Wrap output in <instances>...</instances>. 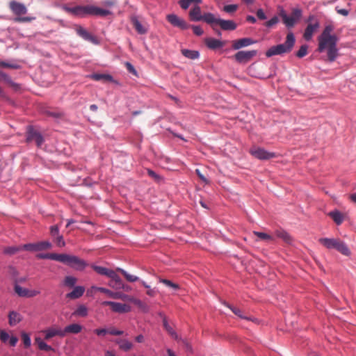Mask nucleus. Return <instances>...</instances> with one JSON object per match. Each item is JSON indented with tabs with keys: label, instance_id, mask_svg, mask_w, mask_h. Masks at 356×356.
Here are the masks:
<instances>
[{
	"label": "nucleus",
	"instance_id": "obj_44",
	"mask_svg": "<svg viewBox=\"0 0 356 356\" xmlns=\"http://www.w3.org/2000/svg\"><path fill=\"white\" fill-rule=\"evenodd\" d=\"M93 291H99V292L107 294L108 296H110V294H111V290L104 288V287H98V286H92L91 287V289L88 291V293H90V292L92 293Z\"/></svg>",
	"mask_w": 356,
	"mask_h": 356
},
{
	"label": "nucleus",
	"instance_id": "obj_38",
	"mask_svg": "<svg viewBox=\"0 0 356 356\" xmlns=\"http://www.w3.org/2000/svg\"><path fill=\"white\" fill-rule=\"evenodd\" d=\"M92 268L98 274L102 275H106L107 277H108V275L110 274V273L112 270L106 268L105 267L99 266H96V265H92Z\"/></svg>",
	"mask_w": 356,
	"mask_h": 356
},
{
	"label": "nucleus",
	"instance_id": "obj_6",
	"mask_svg": "<svg viewBox=\"0 0 356 356\" xmlns=\"http://www.w3.org/2000/svg\"><path fill=\"white\" fill-rule=\"evenodd\" d=\"M58 261L66 264L76 270H82L87 266V264L84 260L76 256L67 254H60Z\"/></svg>",
	"mask_w": 356,
	"mask_h": 356
},
{
	"label": "nucleus",
	"instance_id": "obj_31",
	"mask_svg": "<svg viewBox=\"0 0 356 356\" xmlns=\"http://www.w3.org/2000/svg\"><path fill=\"white\" fill-rule=\"evenodd\" d=\"M181 51L185 57L192 60L197 59L200 56L199 52L195 50L183 49Z\"/></svg>",
	"mask_w": 356,
	"mask_h": 356
},
{
	"label": "nucleus",
	"instance_id": "obj_62",
	"mask_svg": "<svg viewBox=\"0 0 356 356\" xmlns=\"http://www.w3.org/2000/svg\"><path fill=\"white\" fill-rule=\"evenodd\" d=\"M94 332L99 336H103L108 333L107 329H96Z\"/></svg>",
	"mask_w": 356,
	"mask_h": 356
},
{
	"label": "nucleus",
	"instance_id": "obj_47",
	"mask_svg": "<svg viewBox=\"0 0 356 356\" xmlns=\"http://www.w3.org/2000/svg\"><path fill=\"white\" fill-rule=\"evenodd\" d=\"M307 49L308 46L307 44H303L300 47L299 50L296 52V56L298 58H302L307 54Z\"/></svg>",
	"mask_w": 356,
	"mask_h": 356
},
{
	"label": "nucleus",
	"instance_id": "obj_7",
	"mask_svg": "<svg viewBox=\"0 0 356 356\" xmlns=\"http://www.w3.org/2000/svg\"><path fill=\"white\" fill-rule=\"evenodd\" d=\"M302 10L298 8H294L292 9L291 16H288L284 10H282L280 13V16L282 19L283 23L288 28H292L295 26L296 22L302 17Z\"/></svg>",
	"mask_w": 356,
	"mask_h": 356
},
{
	"label": "nucleus",
	"instance_id": "obj_52",
	"mask_svg": "<svg viewBox=\"0 0 356 356\" xmlns=\"http://www.w3.org/2000/svg\"><path fill=\"white\" fill-rule=\"evenodd\" d=\"M22 339L26 347H29L31 346V339L27 333L23 332L22 334Z\"/></svg>",
	"mask_w": 356,
	"mask_h": 356
},
{
	"label": "nucleus",
	"instance_id": "obj_3",
	"mask_svg": "<svg viewBox=\"0 0 356 356\" xmlns=\"http://www.w3.org/2000/svg\"><path fill=\"white\" fill-rule=\"evenodd\" d=\"M296 42V39L292 32L287 33L286 41L283 44L275 45L269 48L266 52L267 57H271L276 55H282L284 54L289 53L291 51Z\"/></svg>",
	"mask_w": 356,
	"mask_h": 356
},
{
	"label": "nucleus",
	"instance_id": "obj_19",
	"mask_svg": "<svg viewBox=\"0 0 356 356\" xmlns=\"http://www.w3.org/2000/svg\"><path fill=\"white\" fill-rule=\"evenodd\" d=\"M218 25L224 31H234L236 29V24L232 20H225L219 19Z\"/></svg>",
	"mask_w": 356,
	"mask_h": 356
},
{
	"label": "nucleus",
	"instance_id": "obj_45",
	"mask_svg": "<svg viewBox=\"0 0 356 356\" xmlns=\"http://www.w3.org/2000/svg\"><path fill=\"white\" fill-rule=\"evenodd\" d=\"M160 282L164 284L166 286L170 287L173 290H177L179 289V286L177 284L173 283L169 280L161 279Z\"/></svg>",
	"mask_w": 356,
	"mask_h": 356
},
{
	"label": "nucleus",
	"instance_id": "obj_42",
	"mask_svg": "<svg viewBox=\"0 0 356 356\" xmlns=\"http://www.w3.org/2000/svg\"><path fill=\"white\" fill-rule=\"evenodd\" d=\"M192 3H201L202 0H180L179 5L181 8L186 10Z\"/></svg>",
	"mask_w": 356,
	"mask_h": 356
},
{
	"label": "nucleus",
	"instance_id": "obj_13",
	"mask_svg": "<svg viewBox=\"0 0 356 356\" xmlns=\"http://www.w3.org/2000/svg\"><path fill=\"white\" fill-rule=\"evenodd\" d=\"M51 248V244L49 241H41L36 243H27L23 245L24 250L35 252L43 250L49 249Z\"/></svg>",
	"mask_w": 356,
	"mask_h": 356
},
{
	"label": "nucleus",
	"instance_id": "obj_20",
	"mask_svg": "<svg viewBox=\"0 0 356 356\" xmlns=\"http://www.w3.org/2000/svg\"><path fill=\"white\" fill-rule=\"evenodd\" d=\"M85 292V288L81 286H77L74 288L72 291L66 294V298L70 300L78 299L83 296Z\"/></svg>",
	"mask_w": 356,
	"mask_h": 356
},
{
	"label": "nucleus",
	"instance_id": "obj_57",
	"mask_svg": "<svg viewBox=\"0 0 356 356\" xmlns=\"http://www.w3.org/2000/svg\"><path fill=\"white\" fill-rule=\"evenodd\" d=\"M193 33L196 35H202L204 33L203 30L202 29V28L199 26H193Z\"/></svg>",
	"mask_w": 356,
	"mask_h": 356
},
{
	"label": "nucleus",
	"instance_id": "obj_46",
	"mask_svg": "<svg viewBox=\"0 0 356 356\" xmlns=\"http://www.w3.org/2000/svg\"><path fill=\"white\" fill-rule=\"evenodd\" d=\"M76 278L72 276H66L64 280V284L65 286L72 287L76 283Z\"/></svg>",
	"mask_w": 356,
	"mask_h": 356
},
{
	"label": "nucleus",
	"instance_id": "obj_63",
	"mask_svg": "<svg viewBox=\"0 0 356 356\" xmlns=\"http://www.w3.org/2000/svg\"><path fill=\"white\" fill-rule=\"evenodd\" d=\"M257 16L260 19H265L266 18V15L262 9H259L257 11Z\"/></svg>",
	"mask_w": 356,
	"mask_h": 356
},
{
	"label": "nucleus",
	"instance_id": "obj_29",
	"mask_svg": "<svg viewBox=\"0 0 356 356\" xmlns=\"http://www.w3.org/2000/svg\"><path fill=\"white\" fill-rule=\"evenodd\" d=\"M277 237L282 239L285 243H290L292 241V238L289 233L283 229H277L275 232Z\"/></svg>",
	"mask_w": 356,
	"mask_h": 356
},
{
	"label": "nucleus",
	"instance_id": "obj_26",
	"mask_svg": "<svg viewBox=\"0 0 356 356\" xmlns=\"http://www.w3.org/2000/svg\"><path fill=\"white\" fill-rule=\"evenodd\" d=\"M129 301L136 305L143 312L147 313L149 312V306L140 300L135 298H129Z\"/></svg>",
	"mask_w": 356,
	"mask_h": 356
},
{
	"label": "nucleus",
	"instance_id": "obj_24",
	"mask_svg": "<svg viewBox=\"0 0 356 356\" xmlns=\"http://www.w3.org/2000/svg\"><path fill=\"white\" fill-rule=\"evenodd\" d=\"M131 21L136 31L139 34H145L147 33V29L139 22L136 17H132Z\"/></svg>",
	"mask_w": 356,
	"mask_h": 356
},
{
	"label": "nucleus",
	"instance_id": "obj_35",
	"mask_svg": "<svg viewBox=\"0 0 356 356\" xmlns=\"http://www.w3.org/2000/svg\"><path fill=\"white\" fill-rule=\"evenodd\" d=\"M116 270L121 273L128 282H134L139 280V278L137 276L128 273L126 270H124L122 268H117Z\"/></svg>",
	"mask_w": 356,
	"mask_h": 356
},
{
	"label": "nucleus",
	"instance_id": "obj_22",
	"mask_svg": "<svg viewBox=\"0 0 356 356\" xmlns=\"http://www.w3.org/2000/svg\"><path fill=\"white\" fill-rule=\"evenodd\" d=\"M189 16L192 21L197 22L201 21L203 15L201 14L200 7L198 6L193 8L189 12Z\"/></svg>",
	"mask_w": 356,
	"mask_h": 356
},
{
	"label": "nucleus",
	"instance_id": "obj_1",
	"mask_svg": "<svg viewBox=\"0 0 356 356\" xmlns=\"http://www.w3.org/2000/svg\"><path fill=\"white\" fill-rule=\"evenodd\" d=\"M332 31V26H326L318 38V51L319 52L326 51L329 62H334L339 55V49L337 47L338 38L336 35L331 34Z\"/></svg>",
	"mask_w": 356,
	"mask_h": 356
},
{
	"label": "nucleus",
	"instance_id": "obj_25",
	"mask_svg": "<svg viewBox=\"0 0 356 356\" xmlns=\"http://www.w3.org/2000/svg\"><path fill=\"white\" fill-rule=\"evenodd\" d=\"M82 330V326L73 323L71 325H69L65 327L63 331L64 332V337L66 335L67 333H72V334H78Z\"/></svg>",
	"mask_w": 356,
	"mask_h": 356
},
{
	"label": "nucleus",
	"instance_id": "obj_33",
	"mask_svg": "<svg viewBox=\"0 0 356 356\" xmlns=\"http://www.w3.org/2000/svg\"><path fill=\"white\" fill-rule=\"evenodd\" d=\"M253 234L254 235L257 236L258 238L261 241H264L267 242H272L274 241L273 237L271 235L268 234L266 233L254 231L253 232Z\"/></svg>",
	"mask_w": 356,
	"mask_h": 356
},
{
	"label": "nucleus",
	"instance_id": "obj_11",
	"mask_svg": "<svg viewBox=\"0 0 356 356\" xmlns=\"http://www.w3.org/2000/svg\"><path fill=\"white\" fill-rule=\"evenodd\" d=\"M102 304L104 306H110L112 311L120 314L127 313L131 311V307L129 305L120 302L104 301Z\"/></svg>",
	"mask_w": 356,
	"mask_h": 356
},
{
	"label": "nucleus",
	"instance_id": "obj_60",
	"mask_svg": "<svg viewBox=\"0 0 356 356\" xmlns=\"http://www.w3.org/2000/svg\"><path fill=\"white\" fill-rule=\"evenodd\" d=\"M9 338V335L8 333H6L5 331H1L0 332V339L3 342H6Z\"/></svg>",
	"mask_w": 356,
	"mask_h": 356
},
{
	"label": "nucleus",
	"instance_id": "obj_58",
	"mask_svg": "<svg viewBox=\"0 0 356 356\" xmlns=\"http://www.w3.org/2000/svg\"><path fill=\"white\" fill-rule=\"evenodd\" d=\"M195 172L199 178L205 184H209V180L205 177V176L201 172L199 169H196Z\"/></svg>",
	"mask_w": 356,
	"mask_h": 356
},
{
	"label": "nucleus",
	"instance_id": "obj_54",
	"mask_svg": "<svg viewBox=\"0 0 356 356\" xmlns=\"http://www.w3.org/2000/svg\"><path fill=\"white\" fill-rule=\"evenodd\" d=\"M107 332L108 334L115 336L122 335L123 334V331L116 330L115 328L113 327L107 329Z\"/></svg>",
	"mask_w": 356,
	"mask_h": 356
},
{
	"label": "nucleus",
	"instance_id": "obj_28",
	"mask_svg": "<svg viewBox=\"0 0 356 356\" xmlns=\"http://www.w3.org/2000/svg\"><path fill=\"white\" fill-rule=\"evenodd\" d=\"M328 216L332 218L337 225H341L343 221V215L339 211L335 210L330 211Z\"/></svg>",
	"mask_w": 356,
	"mask_h": 356
},
{
	"label": "nucleus",
	"instance_id": "obj_43",
	"mask_svg": "<svg viewBox=\"0 0 356 356\" xmlns=\"http://www.w3.org/2000/svg\"><path fill=\"white\" fill-rule=\"evenodd\" d=\"M14 289H15V292L19 296H20V297H26L27 293H28V289H27L23 288L21 286L16 284L15 286Z\"/></svg>",
	"mask_w": 356,
	"mask_h": 356
},
{
	"label": "nucleus",
	"instance_id": "obj_50",
	"mask_svg": "<svg viewBox=\"0 0 356 356\" xmlns=\"http://www.w3.org/2000/svg\"><path fill=\"white\" fill-rule=\"evenodd\" d=\"M54 242L56 243L58 247H64L65 245V242L63 239L62 235H58V236L54 238Z\"/></svg>",
	"mask_w": 356,
	"mask_h": 356
},
{
	"label": "nucleus",
	"instance_id": "obj_15",
	"mask_svg": "<svg viewBox=\"0 0 356 356\" xmlns=\"http://www.w3.org/2000/svg\"><path fill=\"white\" fill-rule=\"evenodd\" d=\"M256 43V41L250 38H243L232 41V48L235 50L240 49Z\"/></svg>",
	"mask_w": 356,
	"mask_h": 356
},
{
	"label": "nucleus",
	"instance_id": "obj_59",
	"mask_svg": "<svg viewBox=\"0 0 356 356\" xmlns=\"http://www.w3.org/2000/svg\"><path fill=\"white\" fill-rule=\"evenodd\" d=\"M0 77L8 84L10 81L11 80V78L6 74L5 72L0 70Z\"/></svg>",
	"mask_w": 356,
	"mask_h": 356
},
{
	"label": "nucleus",
	"instance_id": "obj_37",
	"mask_svg": "<svg viewBox=\"0 0 356 356\" xmlns=\"http://www.w3.org/2000/svg\"><path fill=\"white\" fill-rule=\"evenodd\" d=\"M35 342L38 345L39 349L42 350L50 351L53 350L51 346L44 343L40 337H36L35 339Z\"/></svg>",
	"mask_w": 356,
	"mask_h": 356
},
{
	"label": "nucleus",
	"instance_id": "obj_5",
	"mask_svg": "<svg viewBox=\"0 0 356 356\" xmlns=\"http://www.w3.org/2000/svg\"><path fill=\"white\" fill-rule=\"evenodd\" d=\"M9 8L11 11L17 17L14 19L15 22L25 23L31 22L35 19V17H20L22 15H25L27 13V8L24 4L15 1H11L9 3Z\"/></svg>",
	"mask_w": 356,
	"mask_h": 356
},
{
	"label": "nucleus",
	"instance_id": "obj_27",
	"mask_svg": "<svg viewBox=\"0 0 356 356\" xmlns=\"http://www.w3.org/2000/svg\"><path fill=\"white\" fill-rule=\"evenodd\" d=\"M8 318H9V324L11 326H14V325H17L22 319V316L19 313H17L15 311H12L9 313Z\"/></svg>",
	"mask_w": 356,
	"mask_h": 356
},
{
	"label": "nucleus",
	"instance_id": "obj_10",
	"mask_svg": "<svg viewBox=\"0 0 356 356\" xmlns=\"http://www.w3.org/2000/svg\"><path fill=\"white\" fill-rule=\"evenodd\" d=\"M313 21H314V22L309 24L305 30L303 37L306 40H310L314 33L319 27V22L317 20H315V17L314 15H310L308 18V22Z\"/></svg>",
	"mask_w": 356,
	"mask_h": 356
},
{
	"label": "nucleus",
	"instance_id": "obj_48",
	"mask_svg": "<svg viewBox=\"0 0 356 356\" xmlns=\"http://www.w3.org/2000/svg\"><path fill=\"white\" fill-rule=\"evenodd\" d=\"M238 7L236 4L226 5L223 7L222 10L227 13H234L237 10Z\"/></svg>",
	"mask_w": 356,
	"mask_h": 356
},
{
	"label": "nucleus",
	"instance_id": "obj_34",
	"mask_svg": "<svg viewBox=\"0 0 356 356\" xmlns=\"http://www.w3.org/2000/svg\"><path fill=\"white\" fill-rule=\"evenodd\" d=\"M91 78L95 81H112L113 77L109 74H93L91 75Z\"/></svg>",
	"mask_w": 356,
	"mask_h": 356
},
{
	"label": "nucleus",
	"instance_id": "obj_2",
	"mask_svg": "<svg viewBox=\"0 0 356 356\" xmlns=\"http://www.w3.org/2000/svg\"><path fill=\"white\" fill-rule=\"evenodd\" d=\"M67 12L79 17L87 15L106 16L111 13L108 10L102 9L95 6H76L67 8Z\"/></svg>",
	"mask_w": 356,
	"mask_h": 356
},
{
	"label": "nucleus",
	"instance_id": "obj_23",
	"mask_svg": "<svg viewBox=\"0 0 356 356\" xmlns=\"http://www.w3.org/2000/svg\"><path fill=\"white\" fill-rule=\"evenodd\" d=\"M207 46L211 49H216L223 47L224 44L219 40L215 38H207L205 40Z\"/></svg>",
	"mask_w": 356,
	"mask_h": 356
},
{
	"label": "nucleus",
	"instance_id": "obj_51",
	"mask_svg": "<svg viewBox=\"0 0 356 356\" xmlns=\"http://www.w3.org/2000/svg\"><path fill=\"white\" fill-rule=\"evenodd\" d=\"M50 234L52 238H55L58 236V235H60L59 234V227L58 225H53L50 227Z\"/></svg>",
	"mask_w": 356,
	"mask_h": 356
},
{
	"label": "nucleus",
	"instance_id": "obj_53",
	"mask_svg": "<svg viewBox=\"0 0 356 356\" xmlns=\"http://www.w3.org/2000/svg\"><path fill=\"white\" fill-rule=\"evenodd\" d=\"M8 84L15 92L19 91L22 89L21 85L19 83H15L14 81H12V79L10 81V82Z\"/></svg>",
	"mask_w": 356,
	"mask_h": 356
},
{
	"label": "nucleus",
	"instance_id": "obj_61",
	"mask_svg": "<svg viewBox=\"0 0 356 356\" xmlns=\"http://www.w3.org/2000/svg\"><path fill=\"white\" fill-rule=\"evenodd\" d=\"M147 174L149 177H152L155 180H158L160 179L159 175H158L156 172H154L153 170L148 169L147 170Z\"/></svg>",
	"mask_w": 356,
	"mask_h": 356
},
{
	"label": "nucleus",
	"instance_id": "obj_21",
	"mask_svg": "<svg viewBox=\"0 0 356 356\" xmlns=\"http://www.w3.org/2000/svg\"><path fill=\"white\" fill-rule=\"evenodd\" d=\"M115 342L119 346V348L124 352L129 351L134 347L132 342L126 339H117Z\"/></svg>",
	"mask_w": 356,
	"mask_h": 356
},
{
	"label": "nucleus",
	"instance_id": "obj_14",
	"mask_svg": "<svg viewBox=\"0 0 356 356\" xmlns=\"http://www.w3.org/2000/svg\"><path fill=\"white\" fill-rule=\"evenodd\" d=\"M166 18L167 20L174 26L179 27L183 30L186 29L188 27V24L184 19L175 14L168 15Z\"/></svg>",
	"mask_w": 356,
	"mask_h": 356
},
{
	"label": "nucleus",
	"instance_id": "obj_55",
	"mask_svg": "<svg viewBox=\"0 0 356 356\" xmlns=\"http://www.w3.org/2000/svg\"><path fill=\"white\" fill-rule=\"evenodd\" d=\"M278 17L275 16L273 18H271L270 20L267 21L266 22V26L267 27H271L273 25L276 24L278 22Z\"/></svg>",
	"mask_w": 356,
	"mask_h": 356
},
{
	"label": "nucleus",
	"instance_id": "obj_4",
	"mask_svg": "<svg viewBox=\"0 0 356 356\" xmlns=\"http://www.w3.org/2000/svg\"><path fill=\"white\" fill-rule=\"evenodd\" d=\"M318 242L327 249H335L345 256L350 254V251L346 244L339 238H321Z\"/></svg>",
	"mask_w": 356,
	"mask_h": 356
},
{
	"label": "nucleus",
	"instance_id": "obj_36",
	"mask_svg": "<svg viewBox=\"0 0 356 356\" xmlns=\"http://www.w3.org/2000/svg\"><path fill=\"white\" fill-rule=\"evenodd\" d=\"M72 315L76 316L85 317L88 315V309L85 305H81L73 312Z\"/></svg>",
	"mask_w": 356,
	"mask_h": 356
},
{
	"label": "nucleus",
	"instance_id": "obj_49",
	"mask_svg": "<svg viewBox=\"0 0 356 356\" xmlns=\"http://www.w3.org/2000/svg\"><path fill=\"white\" fill-rule=\"evenodd\" d=\"M0 67L3 68L18 69L19 65L16 63H9L3 60H0Z\"/></svg>",
	"mask_w": 356,
	"mask_h": 356
},
{
	"label": "nucleus",
	"instance_id": "obj_17",
	"mask_svg": "<svg viewBox=\"0 0 356 356\" xmlns=\"http://www.w3.org/2000/svg\"><path fill=\"white\" fill-rule=\"evenodd\" d=\"M108 277L111 280V283L109 284L111 287L116 289H124V284L122 283V280L114 270H111Z\"/></svg>",
	"mask_w": 356,
	"mask_h": 356
},
{
	"label": "nucleus",
	"instance_id": "obj_32",
	"mask_svg": "<svg viewBox=\"0 0 356 356\" xmlns=\"http://www.w3.org/2000/svg\"><path fill=\"white\" fill-rule=\"evenodd\" d=\"M202 20L207 22V24L212 25L213 24H218V20H219V19L216 18L213 14L211 13H207L203 15Z\"/></svg>",
	"mask_w": 356,
	"mask_h": 356
},
{
	"label": "nucleus",
	"instance_id": "obj_40",
	"mask_svg": "<svg viewBox=\"0 0 356 356\" xmlns=\"http://www.w3.org/2000/svg\"><path fill=\"white\" fill-rule=\"evenodd\" d=\"M60 254L57 253H47V254H39L37 257L39 259H48L58 261Z\"/></svg>",
	"mask_w": 356,
	"mask_h": 356
},
{
	"label": "nucleus",
	"instance_id": "obj_41",
	"mask_svg": "<svg viewBox=\"0 0 356 356\" xmlns=\"http://www.w3.org/2000/svg\"><path fill=\"white\" fill-rule=\"evenodd\" d=\"M163 326L165 329V330L168 332V333L172 337H173L174 339H178V335L177 334V333L174 331V330L172 329V327L168 323V321L166 320L165 318H163Z\"/></svg>",
	"mask_w": 356,
	"mask_h": 356
},
{
	"label": "nucleus",
	"instance_id": "obj_30",
	"mask_svg": "<svg viewBox=\"0 0 356 356\" xmlns=\"http://www.w3.org/2000/svg\"><path fill=\"white\" fill-rule=\"evenodd\" d=\"M226 305L232 311V312L234 314L238 316L239 318H243V319H246V320H248V321H254L255 319L244 315L243 312L240 309H238L237 307H232V306H231V305H229L228 304H226Z\"/></svg>",
	"mask_w": 356,
	"mask_h": 356
},
{
	"label": "nucleus",
	"instance_id": "obj_8",
	"mask_svg": "<svg viewBox=\"0 0 356 356\" xmlns=\"http://www.w3.org/2000/svg\"><path fill=\"white\" fill-rule=\"evenodd\" d=\"M26 136V140L27 143L35 141L38 147H40L44 142V138L42 134L32 126H29L27 127Z\"/></svg>",
	"mask_w": 356,
	"mask_h": 356
},
{
	"label": "nucleus",
	"instance_id": "obj_16",
	"mask_svg": "<svg viewBox=\"0 0 356 356\" xmlns=\"http://www.w3.org/2000/svg\"><path fill=\"white\" fill-rule=\"evenodd\" d=\"M76 32L77 35H79L81 38L84 39L85 40L89 41L93 44H97V40L95 37L92 35L89 32H88L84 28L81 26H76Z\"/></svg>",
	"mask_w": 356,
	"mask_h": 356
},
{
	"label": "nucleus",
	"instance_id": "obj_56",
	"mask_svg": "<svg viewBox=\"0 0 356 356\" xmlns=\"http://www.w3.org/2000/svg\"><path fill=\"white\" fill-rule=\"evenodd\" d=\"M125 66H126L127 70L129 71V72H130L134 75H136V74H137L136 70H135L134 67L130 63H129V62L125 63Z\"/></svg>",
	"mask_w": 356,
	"mask_h": 356
},
{
	"label": "nucleus",
	"instance_id": "obj_64",
	"mask_svg": "<svg viewBox=\"0 0 356 356\" xmlns=\"http://www.w3.org/2000/svg\"><path fill=\"white\" fill-rule=\"evenodd\" d=\"M336 10L337 13L343 16H347L349 13L348 10L343 8H338L337 7L336 8Z\"/></svg>",
	"mask_w": 356,
	"mask_h": 356
},
{
	"label": "nucleus",
	"instance_id": "obj_12",
	"mask_svg": "<svg viewBox=\"0 0 356 356\" xmlns=\"http://www.w3.org/2000/svg\"><path fill=\"white\" fill-rule=\"evenodd\" d=\"M257 54L256 50L239 51L234 56L235 60L239 63L249 62Z\"/></svg>",
	"mask_w": 356,
	"mask_h": 356
},
{
	"label": "nucleus",
	"instance_id": "obj_18",
	"mask_svg": "<svg viewBox=\"0 0 356 356\" xmlns=\"http://www.w3.org/2000/svg\"><path fill=\"white\" fill-rule=\"evenodd\" d=\"M43 332L45 334V340H49L51 338L54 337L56 336H58L60 337H64V332L60 328L51 327L46 330H44Z\"/></svg>",
	"mask_w": 356,
	"mask_h": 356
},
{
	"label": "nucleus",
	"instance_id": "obj_39",
	"mask_svg": "<svg viewBox=\"0 0 356 356\" xmlns=\"http://www.w3.org/2000/svg\"><path fill=\"white\" fill-rule=\"evenodd\" d=\"M22 250H24L23 245L6 247L3 250V253L12 255Z\"/></svg>",
	"mask_w": 356,
	"mask_h": 356
},
{
	"label": "nucleus",
	"instance_id": "obj_9",
	"mask_svg": "<svg viewBox=\"0 0 356 356\" xmlns=\"http://www.w3.org/2000/svg\"><path fill=\"white\" fill-rule=\"evenodd\" d=\"M249 152L251 155L260 160H268L275 157V154L274 152H268L261 147H252L250 149Z\"/></svg>",
	"mask_w": 356,
	"mask_h": 356
}]
</instances>
